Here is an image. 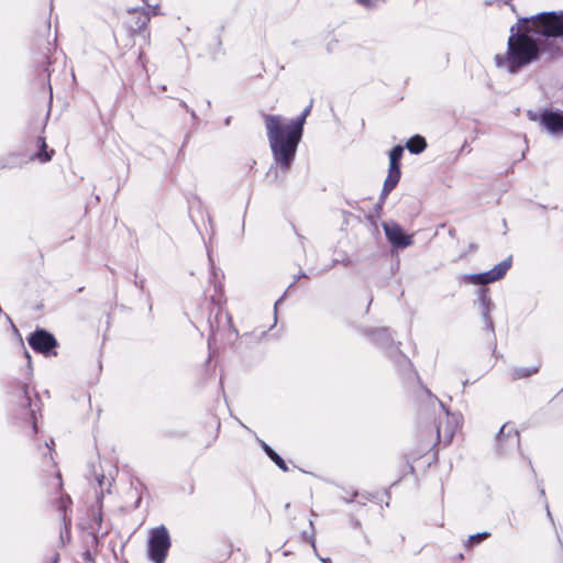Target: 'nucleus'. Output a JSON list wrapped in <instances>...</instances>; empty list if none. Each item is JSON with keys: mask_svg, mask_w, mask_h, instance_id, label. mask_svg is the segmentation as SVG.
<instances>
[{"mask_svg": "<svg viewBox=\"0 0 563 563\" xmlns=\"http://www.w3.org/2000/svg\"><path fill=\"white\" fill-rule=\"evenodd\" d=\"M507 49L495 56V65L515 75L540 59L542 53L550 57L559 54L558 37L563 35V14L541 12L520 18L511 25Z\"/></svg>", "mask_w": 563, "mask_h": 563, "instance_id": "obj_1", "label": "nucleus"}, {"mask_svg": "<svg viewBox=\"0 0 563 563\" xmlns=\"http://www.w3.org/2000/svg\"><path fill=\"white\" fill-rule=\"evenodd\" d=\"M70 503L71 500L69 496H62L58 501L60 510L64 511L63 521L65 522V532L67 534L69 533L68 525L70 523V519L67 518L66 508Z\"/></svg>", "mask_w": 563, "mask_h": 563, "instance_id": "obj_16", "label": "nucleus"}, {"mask_svg": "<svg viewBox=\"0 0 563 563\" xmlns=\"http://www.w3.org/2000/svg\"><path fill=\"white\" fill-rule=\"evenodd\" d=\"M511 256L495 265L490 271L479 274H463L460 284L486 285L501 279L511 267Z\"/></svg>", "mask_w": 563, "mask_h": 563, "instance_id": "obj_5", "label": "nucleus"}, {"mask_svg": "<svg viewBox=\"0 0 563 563\" xmlns=\"http://www.w3.org/2000/svg\"><path fill=\"white\" fill-rule=\"evenodd\" d=\"M481 303H482V309H483V316L486 320L487 323H489V327H493L492 325V320L489 318V297L487 296V292L486 290H482L481 291Z\"/></svg>", "mask_w": 563, "mask_h": 563, "instance_id": "obj_17", "label": "nucleus"}, {"mask_svg": "<svg viewBox=\"0 0 563 563\" xmlns=\"http://www.w3.org/2000/svg\"><path fill=\"white\" fill-rule=\"evenodd\" d=\"M306 115L286 120L280 115L265 114V128L274 163L277 168L287 172L295 157L303 132Z\"/></svg>", "mask_w": 563, "mask_h": 563, "instance_id": "obj_2", "label": "nucleus"}, {"mask_svg": "<svg viewBox=\"0 0 563 563\" xmlns=\"http://www.w3.org/2000/svg\"><path fill=\"white\" fill-rule=\"evenodd\" d=\"M170 545V536L165 526L162 525L150 530L147 539V556L153 563H164Z\"/></svg>", "mask_w": 563, "mask_h": 563, "instance_id": "obj_4", "label": "nucleus"}, {"mask_svg": "<svg viewBox=\"0 0 563 563\" xmlns=\"http://www.w3.org/2000/svg\"><path fill=\"white\" fill-rule=\"evenodd\" d=\"M547 514H548V517L553 521V519H552V515H551V511H550V509H549V507H548V506H547Z\"/></svg>", "mask_w": 563, "mask_h": 563, "instance_id": "obj_29", "label": "nucleus"}, {"mask_svg": "<svg viewBox=\"0 0 563 563\" xmlns=\"http://www.w3.org/2000/svg\"><path fill=\"white\" fill-rule=\"evenodd\" d=\"M404 154V147L401 145L394 146L389 152V168L388 175L385 179L382 194L387 196L399 183L400 172V159Z\"/></svg>", "mask_w": 563, "mask_h": 563, "instance_id": "obj_8", "label": "nucleus"}, {"mask_svg": "<svg viewBox=\"0 0 563 563\" xmlns=\"http://www.w3.org/2000/svg\"><path fill=\"white\" fill-rule=\"evenodd\" d=\"M311 107H312V106H311V104H309V106H308V107L302 111V113H303L306 117H308V115H309L310 110H311Z\"/></svg>", "mask_w": 563, "mask_h": 563, "instance_id": "obj_24", "label": "nucleus"}, {"mask_svg": "<svg viewBox=\"0 0 563 563\" xmlns=\"http://www.w3.org/2000/svg\"><path fill=\"white\" fill-rule=\"evenodd\" d=\"M377 336L382 339L383 341H389L390 334L386 329H379L377 330Z\"/></svg>", "mask_w": 563, "mask_h": 563, "instance_id": "obj_20", "label": "nucleus"}, {"mask_svg": "<svg viewBox=\"0 0 563 563\" xmlns=\"http://www.w3.org/2000/svg\"><path fill=\"white\" fill-rule=\"evenodd\" d=\"M56 486H57L58 489H60L62 486H63L62 475H60V473L58 471L56 472Z\"/></svg>", "mask_w": 563, "mask_h": 563, "instance_id": "obj_22", "label": "nucleus"}, {"mask_svg": "<svg viewBox=\"0 0 563 563\" xmlns=\"http://www.w3.org/2000/svg\"><path fill=\"white\" fill-rule=\"evenodd\" d=\"M284 296L280 297L276 302H275V310L277 309V306L279 305V302L283 300Z\"/></svg>", "mask_w": 563, "mask_h": 563, "instance_id": "obj_30", "label": "nucleus"}, {"mask_svg": "<svg viewBox=\"0 0 563 563\" xmlns=\"http://www.w3.org/2000/svg\"><path fill=\"white\" fill-rule=\"evenodd\" d=\"M441 408L443 409V416L445 423L442 421L434 429L430 431H423V439L419 444V448L416 452L418 456L427 453L432 450L437 443L442 442L444 445H449L453 437L459 429V418L454 415H451L442 402H440Z\"/></svg>", "mask_w": 563, "mask_h": 563, "instance_id": "obj_3", "label": "nucleus"}, {"mask_svg": "<svg viewBox=\"0 0 563 563\" xmlns=\"http://www.w3.org/2000/svg\"><path fill=\"white\" fill-rule=\"evenodd\" d=\"M27 343L36 353L43 354L46 357L56 356L57 341L49 332L38 329L30 334Z\"/></svg>", "mask_w": 563, "mask_h": 563, "instance_id": "obj_6", "label": "nucleus"}, {"mask_svg": "<svg viewBox=\"0 0 563 563\" xmlns=\"http://www.w3.org/2000/svg\"><path fill=\"white\" fill-rule=\"evenodd\" d=\"M531 121H540V124L551 134H563V113L558 111L545 110L541 114L529 110L527 112Z\"/></svg>", "mask_w": 563, "mask_h": 563, "instance_id": "obj_9", "label": "nucleus"}, {"mask_svg": "<svg viewBox=\"0 0 563 563\" xmlns=\"http://www.w3.org/2000/svg\"><path fill=\"white\" fill-rule=\"evenodd\" d=\"M143 2H144V3H146V4H147V7H152V5L150 4V0H143Z\"/></svg>", "mask_w": 563, "mask_h": 563, "instance_id": "obj_33", "label": "nucleus"}, {"mask_svg": "<svg viewBox=\"0 0 563 563\" xmlns=\"http://www.w3.org/2000/svg\"><path fill=\"white\" fill-rule=\"evenodd\" d=\"M321 561H322L323 563H331V560H330V559H321Z\"/></svg>", "mask_w": 563, "mask_h": 563, "instance_id": "obj_32", "label": "nucleus"}, {"mask_svg": "<svg viewBox=\"0 0 563 563\" xmlns=\"http://www.w3.org/2000/svg\"><path fill=\"white\" fill-rule=\"evenodd\" d=\"M497 445L501 452L518 448L520 444L519 432L514 426L505 423L497 434Z\"/></svg>", "mask_w": 563, "mask_h": 563, "instance_id": "obj_11", "label": "nucleus"}, {"mask_svg": "<svg viewBox=\"0 0 563 563\" xmlns=\"http://www.w3.org/2000/svg\"><path fill=\"white\" fill-rule=\"evenodd\" d=\"M537 372H538V367H533V368L519 367L514 371L512 375H514V378H523V377H528Z\"/></svg>", "mask_w": 563, "mask_h": 563, "instance_id": "obj_18", "label": "nucleus"}, {"mask_svg": "<svg viewBox=\"0 0 563 563\" xmlns=\"http://www.w3.org/2000/svg\"><path fill=\"white\" fill-rule=\"evenodd\" d=\"M310 543H311L312 548L316 549V540L313 537L310 538Z\"/></svg>", "mask_w": 563, "mask_h": 563, "instance_id": "obj_27", "label": "nucleus"}, {"mask_svg": "<svg viewBox=\"0 0 563 563\" xmlns=\"http://www.w3.org/2000/svg\"><path fill=\"white\" fill-rule=\"evenodd\" d=\"M406 147L411 154H420L426 150L427 142L421 135H415L408 140Z\"/></svg>", "mask_w": 563, "mask_h": 563, "instance_id": "obj_13", "label": "nucleus"}, {"mask_svg": "<svg viewBox=\"0 0 563 563\" xmlns=\"http://www.w3.org/2000/svg\"><path fill=\"white\" fill-rule=\"evenodd\" d=\"M132 14H135L136 15V22H135V25H132L131 29L135 32H139L141 31L142 29H144L147 23L150 22V16L146 12H137V11H133Z\"/></svg>", "mask_w": 563, "mask_h": 563, "instance_id": "obj_15", "label": "nucleus"}, {"mask_svg": "<svg viewBox=\"0 0 563 563\" xmlns=\"http://www.w3.org/2000/svg\"><path fill=\"white\" fill-rule=\"evenodd\" d=\"M25 354V357L27 358L29 363L31 362V356H30V353L27 351L24 352Z\"/></svg>", "mask_w": 563, "mask_h": 563, "instance_id": "obj_31", "label": "nucleus"}, {"mask_svg": "<svg viewBox=\"0 0 563 563\" xmlns=\"http://www.w3.org/2000/svg\"><path fill=\"white\" fill-rule=\"evenodd\" d=\"M356 496H357V494L355 493V494H353L352 498H349V499H347V498H345V501H346V503H352V501H353V498H354V497H356Z\"/></svg>", "mask_w": 563, "mask_h": 563, "instance_id": "obj_28", "label": "nucleus"}, {"mask_svg": "<svg viewBox=\"0 0 563 563\" xmlns=\"http://www.w3.org/2000/svg\"><path fill=\"white\" fill-rule=\"evenodd\" d=\"M54 445V441L51 440L49 442H46V446L52 450V446Z\"/></svg>", "mask_w": 563, "mask_h": 563, "instance_id": "obj_26", "label": "nucleus"}, {"mask_svg": "<svg viewBox=\"0 0 563 563\" xmlns=\"http://www.w3.org/2000/svg\"><path fill=\"white\" fill-rule=\"evenodd\" d=\"M385 235L393 247L405 249L413 243L412 235L406 234L402 228L396 222L383 223Z\"/></svg>", "mask_w": 563, "mask_h": 563, "instance_id": "obj_10", "label": "nucleus"}, {"mask_svg": "<svg viewBox=\"0 0 563 563\" xmlns=\"http://www.w3.org/2000/svg\"><path fill=\"white\" fill-rule=\"evenodd\" d=\"M14 398L16 400L18 407H19V416L22 419H27L32 423L33 432H37V420H36V404L33 405L31 397H30V390L27 385L22 384L18 387Z\"/></svg>", "mask_w": 563, "mask_h": 563, "instance_id": "obj_7", "label": "nucleus"}, {"mask_svg": "<svg viewBox=\"0 0 563 563\" xmlns=\"http://www.w3.org/2000/svg\"><path fill=\"white\" fill-rule=\"evenodd\" d=\"M261 445L265 453L276 463V465L283 471H287L285 461L264 441H261Z\"/></svg>", "mask_w": 563, "mask_h": 563, "instance_id": "obj_14", "label": "nucleus"}, {"mask_svg": "<svg viewBox=\"0 0 563 563\" xmlns=\"http://www.w3.org/2000/svg\"><path fill=\"white\" fill-rule=\"evenodd\" d=\"M156 9H157V7H156V5H155V7H153V12H154V14H157Z\"/></svg>", "mask_w": 563, "mask_h": 563, "instance_id": "obj_34", "label": "nucleus"}, {"mask_svg": "<svg viewBox=\"0 0 563 563\" xmlns=\"http://www.w3.org/2000/svg\"><path fill=\"white\" fill-rule=\"evenodd\" d=\"M38 152L34 155V158L41 163H47L52 159L54 150H47L45 139L40 136L36 141Z\"/></svg>", "mask_w": 563, "mask_h": 563, "instance_id": "obj_12", "label": "nucleus"}, {"mask_svg": "<svg viewBox=\"0 0 563 563\" xmlns=\"http://www.w3.org/2000/svg\"><path fill=\"white\" fill-rule=\"evenodd\" d=\"M489 536H490L489 532H481V533L473 534L468 538L467 545L472 547L474 544H477V543L482 542L483 540L487 539Z\"/></svg>", "mask_w": 563, "mask_h": 563, "instance_id": "obj_19", "label": "nucleus"}, {"mask_svg": "<svg viewBox=\"0 0 563 563\" xmlns=\"http://www.w3.org/2000/svg\"><path fill=\"white\" fill-rule=\"evenodd\" d=\"M355 1L365 8H372V7L376 5V2L378 0H355Z\"/></svg>", "mask_w": 563, "mask_h": 563, "instance_id": "obj_21", "label": "nucleus"}, {"mask_svg": "<svg viewBox=\"0 0 563 563\" xmlns=\"http://www.w3.org/2000/svg\"><path fill=\"white\" fill-rule=\"evenodd\" d=\"M104 479H106L104 475H98L97 476V482H98L100 487H102Z\"/></svg>", "mask_w": 563, "mask_h": 563, "instance_id": "obj_23", "label": "nucleus"}, {"mask_svg": "<svg viewBox=\"0 0 563 563\" xmlns=\"http://www.w3.org/2000/svg\"><path fill=\"white\" fill-rule=\"evenodd\" d=\"M58 561H59V555L55 553V554L52 556V563H58Z\"/></svg>", "mask_w": 563, "mask_h": 563, "instance_id": "obj_25", "label": "nucleus"}]
</instances>
